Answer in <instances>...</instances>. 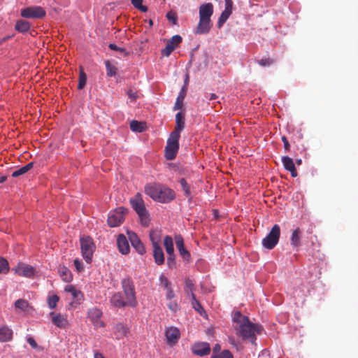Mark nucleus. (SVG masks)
Masks as SVG:
<instances>
[{
	"instance_id": "obj_6",
	"label": "nucleus",
	"mask_w": 358,
	"mask_h": 358,
	"mask_svg": "<svg viewBox=\"0 0 358 358\" xmlns=\"http://www.w3.org/2000/svg\"><path fill=\"white\" fill-rule=\"evenodd\" d=\"M280 236V226L278 224H274L270 232L262 239L263 247L268 250H272L278 244Z\"/></svg>"
},
{
	"instance_id": "obj_13",
	"label": "nucleus",
	"mask_w": 358,
	"mask_h": 358,
	"mask_svg": "<svg viewBox=\"0 0 358 358\" xmlns=\"http://www.w3.org/2000/svg\"><path fill=\"white\" fill-rule=\"evenodd\" d=\"M225 1V8L221 13L218 22L217 26L220 28L225 22L228 20L229 16L232 13L233 10V1L232 0H224Z\"/></svg>"
},
{
	"instance_id": "obj_27",
	"label": "nucleus",
	"mask_w": 358,
	"mask_h": 358,
	"mask_svg": "<svg viewBox=\"0 0 358 358\" xmlns=\"http://www.w3.org/2000/svg\"><path fill=\"white\" fill-rule=\"evenodd\" d=\"M178 182L180 184L182 190L184 192V196L187 199L188 201H192V196L190 190V185L187 183V180L183 178H180Z\"/></svg>"
},
{
	"instance_id": "obj_62",
	"label": "nucleus",
	"mask_w": 358,
	"mask_h": 358,
	"mask_svg": "<svg viewBox=\"0 0 358 358\" xmlns=\"http://www.w3.org/2000/svg\"><path fill=\"white\" fill-rule=\"evenodd\" d=\"M94 358H104L103 355L99 352H94Z\"/></svg>"
},
{
	"instance_id": "obj_33",
	"label": "nucleus",
	"mask_w": 358,
	"mask_h": 358,
	"mask_svg": "<svg viewBox=\"0 0 358 358\" xmlns=\"http://www.w3.org/2000/svg\"><path fill=\"white\" fill-rule=\"evenodd\" d=\"M64 290L66 292H69L71 294L73 299H76L78 300L80 299V297L83 296V294L80 291H78L76 289V287L72 285H68L65 287Z\"/></svg>"
},
{
	"instance_id": "obj_37",
	"label": "nucleus",
	"mask_w": 358,
	"mask_h": 358,
	"mask_svg": "<svg viewBox=\"0 0 358 358\" xmlns=\"http://www.w3.org/2000/svg\"><path fill=\"white\" fill-rule=\"evenodd\" d=\"M105 65L106 68V74L108 76L112 77L116 75L117 68L112 65L108 60L105 62Z\"/></svg>"
},
{
	"instance_id": "obj_44",
	"label": "nucleus",
	"mask_w": 358,
	"mask_h": 358,
	"mask_svg": "<svg viewBox=\"0 0 358 358\" xmlns=\"http://www.w3.org/2000/svg\"><path fill=\"white\" fill-rule=\"evenodd\" d=\"M211 358H234V356L229 350H224L217 355H212Z\"/></svg>"
},
{
	"instance_id": "obj_1",
	"label": "nucleus",
	"mask_w": 358,
	"mask_h": 358,
	"mask_svg": "<svg viewBox=\"0 0 358 358\" xmlns=\"http://www.w3.org/2000/svg\"><path fill=\"white\" fill-rule=\"evenodd\" d=\"M233 322L236 334L243 339L249 340L254 343L256 340L255 333H260L262 327L257 324L252 323L248 317L243 315L239 311L234 313Z\"/></svg>"
},
{
	"instance_id": "obj_60",
	"label": "nucleus",
	"mask_w": 358,
	"mask_h": 358,
	"mask_svg": "<svg viewBox=\"0 0 358 358\" xmlns=\"http://www.w3.org/2000/svg\"><path fill=\"white\" fill-rule=\"evenodd\" d=\"M166 17L169 20H172L173 23H176V18L173 16L172 13H168Z\"/></svg>"
},
{
	"instance_id": "obj_61",
	"label": "nucleus",
	"mask_w": 358,
	"mask_h": 358,
	"mask_svg": "<svg viewBox=\"0 0 358 358\" xmlns=\"http://www.w3.org/2000/svg\"><path fill=\"white\" fill-rule=\"evenodd\" d=\"M169 308L172 310H176V308H177V305L176 303H169Z\"/></svg>"
},
{
	"instance_id": "obj_38",
	"label": "nucleus",
	"mask_w": 358,
	"mask_h": 358,
	"mask_svg": "<svg viewBox=\"0 0 358 358\" xmlns=\"http://www.w3.org/2000/svg\"><path fill=\"white\" fill-rule=\"evenodd\" d=\"M115 333L117 336L123 337L127 336L128 333V329L122 324H117L115 327Z\"/></svg>"
},
{
	"instance_id": "obj_2",
	"label": "nucleus",
	"mask_w": 358,
	"mask_h": 358,
	"mask_svg": "<svg viewBox=\"0 0 358 358\" xmlns=\"http://www.w3.org/2000/svg\"><path fill=\"white\" fill-rule=\"evenodd\" d=\"M145 193L152 200L162 203H170L176 198V193L172 189L159 182L145 185Z\"/></svg>"
},
{
	"instance_id": "obj_5",
	"label": "nucleus",
	"mask_w": 358,
	"mask_h": 358,
	"mask_svg": "<svg viewBox=\"0 0 358 358\" xmlns=\"http://www.w3.org/2000/svg\"><path fill=\"white\" fill-rule=\"evenodd\" d=\"M80 249L83 258L88 264L91 263L93 253L95 250V245L90 236L80 238Z\"/></svg>"
},
{
	"instance_id": "obj_56",
	"label": "nucleus",
	"mask_w": 358,
	"mask_h": 358,
	"mask_svg": "<svg viewBox=\"0 0 358 358\" xmlns=\"http://www.w3.org/2000/svg\"><path fill=\"white\" fill-rule=\"evenodd\" d=\"M167 289V293H166V298L168 299H173L174 296H175V294H174V292L172 290V289L171 288V287H169V288H166Z\"/></svg>"
},
{
	"instance_id": "obj_35",
	"label": "nucleus",
	"mask_w": 358,
	"mask_h": 358,
	"mask_svg": "<svg viewBox=\"0 0 358 358\" xmlns=\"http://www.w3.org/2000/svg\"><path fill=\"white\" fill-rule=\"evenodd\" d=\"M192 307L196 310L201 315L205 313L203 308L201 305V303L196 300L195 294L194 292H192Z\"/></svg>"
},
{
	"instance_id": "obj_19",
	"label": "nucleus",
	"mask_w": 358,
	"mask_h": 358,
	"mask_svg": "<svg viewBox=\"0 0 358 358\" xmlns=\"http://www.w3.org/2000/svg\"><path fill=\"white\" fill-rule=\"evenodd\" d=\"M210 20L199 19V22L194 30L196 34H205L209 32L211 28Z\"/></svg>"
},
{
	"instance_id": "obj_52",
	"label": "nucleus",
	"mask_w": 358,
	"mask_h": 358,
	"mask_svg": "<svg viewBox=\"0 0 358 358\" xmlns=\"http://www.w3.org/2000/svg\"><path fill=\"white\" fill-rule=\"evenodd\" d=\"M73 262L78 271L80 272L83 270V262L80 259H76Z\"/></svg>"
},
{
	"instance_id": "obj_47",
	"label": "nucleus",
	"mask_w": 358,
	"mask_h": 358,
	"mask_svg": "<svg viewBox=\"0 0 358 358\" xmlns=\"http://www.w3.org/2000/svg\"><path fill=\"white\" fill-rule=\"evenodd\" d=\"M138 217H140L141 224L144 227H148L150 222L148 211L143 215Z\"/></svg>"
},
{
	"instance_id": "obj_14",
	"label": "nucleus",
	"mask_w": 358,
	"mask_h": 358,
	"mask_svg": "<svg viewBox=\"0 0 358 358\" xmlns=\"http://www.w3.org/2000/svg\"><path fill=\"white\" fill-rule=\"evenodd\" d=\"M193 354L203 357L208 355L210 352V347L209 343L206 342L196 343L192 346Z\"/></svg>"
},
{
	"instance_id": "obj_22",
	"label": "nucleus",
	"mask_w": 358,
	"mask_h": 358,
	"mask_svg": "<svg viewBox=\"0 0 358 358\" xmlns=\"http://www.w3.org/2000/svg\"><path fill=\"white\" fill-rule=\"evenodd\" d=\"M282 162L283 164V166L285 169L289 171L291 173V176L293 178H295L297 176V171L295 168L294 163L292 160V159L288 156H284L282 157Z\"/></svg>"
},
{
	"instance_id": "obj_9",
	"label": "nucleus",
	"mask_w": 358,
	"mask_h": 358,
	"mask_svg": "<svg viewBox=\"0 0 358 358\" xmlns=\"http://www.w3.org/2000/svg\"><path fill=\"white\" fill-rule=\"evenodd\" d=\"M130 204L138 216H142L147 212L145 202L141 193H137L130 199Z\"/></svg>"
},
{
	"instance_id": "obj_31",
	"label": "nucleus",
	"mask_w": 358,
	"mask_h": 358,
	"mask_svg": "<svg viewBox=\"0 0 358 358\" xmlns=\"http://www.w3.org/2000/svg\"><path fill=\"white\" fill-rule=\"evenodd\" d=\"M59 275L62 279L65 282H70L72 280L73 276L71 271L66 267L64 266L59 269Z\"/></svg>"
},
{
	"instance_id": "obj_30",
	"label": "nucleus",
	"mask_w": 358,
	"mask_h": 358,
	"mask_svg": "<svg viewBox=\"0 0 358 358\" xmlns=\"http://www.w3.org/2000/svg\"><path fill=\"white\" fill-rule=\"evenodd\" d=\"M15 308L24 312H29L31 308L29 302L24 299L17 300L15 302Z\"/></svg>"
},
{
	"instance_id": "obj_11",
	"label": "nucleus",
	"mask_w": 358,
	"mask_h": 358,
	"mask_svg": "<svg viewBox=\"0 0 358 358\" xmlns=\"http://www.w3.org/2000/svg\"><path fill=\"white\" fill-rule=\"evenodd\" d=\"M87 315L95 327H105V323L101 320L102 311L100 309L95 307L89 309Z\"/></svg>"
},
{
	"instance_id": "obj_4",
	"label": "nucleus",
	"mask_w": 358,
	"mask_h": 358,
	"mask_svg": "<svg viewBox=\"0 0 358 358\" xmlns=\"http://www.w3.org/2000/svg\"><path fill=\"white\" fill-rule=\"evenodd\" d=\"M180 136L170 134L164 149V156L166 159L173 160L176 158L180 147Z\"/></svg>"
},
{
	"instance_id": "obj_64",
	"label": "nucleus",
	"mask_w": 358,
	"mask_h": 358,
	"mask_svg": "<svg viewBox=\"0 0 358 358\" xmlns=\"http://www.w3.org/2000/svg\"><path fill=\"white\" fill-rule=\"evenodd\" d=\"M6 178H7L6 176H0V183H2L4 181H6Z\"/></svg>"
},
{
	"instance_id": "obj_40",
	"label": "nucleus",
	"mask_w": 358,
	"mask_h": 358,
	"mask_svg": "<svg viewBox=\"0 0 358 358\" xmlns=\"http://www.w3.org/2000/svg\"><path fill=\"white\" fill-rule=\"evenodd\" d=\"M86 83H87V75L85 74V73L84 72L83 69H81V70L80 71V74H79V82H78V89L82 90L85 86Z\"/></svg>"
},
{
	"instance_id": "obj_15",
	"label": "nucleus",
	"mask_w": 358,
	"mask_h": 358,
	"mask_svg": "<svg viewBox=\"0 0 358 358\" xmlns=\"http://www.w3.org/2000/svg\"><path fill=\"white\" fill-rule=\"evenodd\" d=\"M185 126V113L182 112H178L176 115L175 129L171 134L180 136V133L184 129Z\"/></svg>"
},
{
	"instance_id": "obj_7",
	"label": "nucleus",
	"mask_w": 358,
	"mask_h": 358,
	"mask_svg": "<svg viewBox=\"0 0 358 358\" xmlns=\"http://www.w3.org/2000/svg\"><path fill=\"white\" fill-rule=\"evenodd\" d=\"M128 209L124 207H118L114 211L109 213L108 224L110 227H115L120 225L124 220V215L127 214Z\"/></svg>"
},
{
	"instance_id": "obj_50",
	"label": "nucleus",
	"mask_w": 358,
	"mask_h": 358,
	"mask_svg": "<svg viewBox=\"0 0 358 358\" xmlns=\"http://www.w3.org/2000/svg\"><path fill=\"white\" fill-rule=\"evenodd\" d=\"M167 257V264L169 268H173L176 266V261L174 255H168Z\"/></svg>"
},
{
	"instance_id": "obj_41",
	"label": "nucleus",
	"mask_w": 358,
	"mask_h": 358,
	"mask_svg": "<svg viewBox=\"0 0 358 358\" xmlns=\"http://www.w3.org/2000/svg\"><path fill=\"white\" fill-rule=\"evenodd\" d=\"M194 289V282L192 280L187 278L185 280V291L187 295H190L192 297V292H193V290Z\"/></svg>"
},
{
	"instance_id": "obj_8",
	"label": "nucleus",
	"mask_w": 358,
	"mask_h": 358,
	"mask_svg": "<svg viewBox=\"0 0 358 358\" xmlns=\"http://www.w3.org/2000/svg\"><path fill=\"white\" fill-rule=\"evenodd\" d=\"M20 14L25 18L40 19L45 15V11L41 6H31L22 9Z\"/></svg>"
},
{
	"instance_id": "obj_23",
	"label": "nucleus",
	"mask_w": 358,
	"mask_h": 358,
	"mask_svg": "<svg viewBox=\"0 0 358 358\" xmlns=\"http://www.w3.org/2000/svg\"><path fill=\"white\" fill-rule=\"evenodd\" d=\"M301 230L297 227L292 231L290 237V244L293 248L298 249L301 246Z\"/></svg>"
},
{
	"instance_id": "obj_16",
	"label": "nucleus",
	"mask_w": 358,
	"mask_h": 358,
	"mask_svg": "<svg viewBox=\"0 0 358 358\" xmlns=\"http://www.w3.org/2000/svg\"><path fill=\"white\" fill-rule=\"evenodd\" d=\"M110 301L111 304L117 308H121L126 306H129L127 300L122 296L120 292H115L111 296Z\"/></svg>"
},
{
	"instance_id": "obj_49",
	"label": "nucleus",
	"mask_w": 358,
	"mask_h": 358,
	"mask_svg": "<svg viewBox=\"0 0 358 358\" xmlns=\"http://www.w3.org/2000/svg\"><path fill=\"white\" fill-rule=\"evenodd\" d=\"M273 62V61L270 58H262L258 60V64L262 66H270Z\"/></svg>"
},
{
	"instance_id": "obj_20",
	"label": "nucleus",
	"mask_w": 358,
	"mask_h": 358,
	"mask_svg": "<svg viewBox=\"0 0 358 358\" xmlns=\"http://www.w3.org/2000/svg\"><path fill=\"white\" fill-rule=\"evenodd\" d=\"M117 245L120 252L122 255H127L129 252L130 248L126 236L120 234L117 238Z\"/></svg>"
},
{
	"instance_id": "obj_53",
	"label": "nucleus",
	"mask_w": 358,
	"mask_h": 358,
	"mask_svg": "<svg viewBox=\"0 0 358 358\" xmlns=\"http://www.w3.org/2000/svg\"><path fill=\"white\" fill-rule=\"evenodd\" d=\"M176 247H177L178 251L182 249L185 248V245H184V242H183V240L182 238H176Z\"/></svg>"
},
{
	"instance_id": "obj_32",
	"label": "nucleus",
	"mask_w": 358,
	"mask_h": 358,
	"mask_svg": "<svg viewBox=\"0 0 358 358\" xmlns=\"http://www.w3.org/2000/svg\"><path fill=\"white\" fill-rule=\"evenodd\" d=\"M164 245L166 249V251L168 255H173L174 248H173V239L171 236H166L164 238Z\"/></svg>"
},
{
	"instance_id": "obj_43",
	"label": "nucleus",
	"mask_w": 358,
	"mask_h": 358,
	"mask_svg": "<svg viewBox=\"0 0 358 358\" xmlns=\"http://www.w3.org/2000/svg\"><path fill=\"white\" fill-rule=\"evenodd\" d=\"M8 271L9 265L8 261L3 257H0V273H7Z\"/></svg>"
},
{
	"instance_id": "obj_57",
	"label": "nucleus",
	"mask_w": 358,
	"mask_h": 358,
	"mask_svg": "<svg viewBox=\"0 0 358 358\" xmlns=\"http://www.w3.org/2000/svg\"><path fill=\"white\" fill-rule=\"evenodd\" d=\"M27 342L33 348H37V343L35 341V340L34 339V338L29 337L27 338Z\"/></svg>"
},
{
	"instance_id": "obj_18",
	"label": "nucleus",
	"mask_w": 358,
	"mask_h": 358,
	"mask_svg": "<svg viewBox=\"0 0 358 358\" xmlns=\"http://www.w3.org/2000/svg\"><path fill=\"white\" fill-rule=\"evenodd\" d=\"M213 13V6L211 3L203 4L199 7V19L210 20Z\"/></svg>"
},
{
	"instance_id": "obj_29",
	"label": "nucleus",
	"mask_w": 358,
	"mask_h": 358,
	"mask_svg": "<svg viewBox=\"0 0 358 358\" xmlns=\"http://www.w3.org/2000/svg\"><path fill=\"white\" fill-rule=\"evenodd\" d=\"M34 166V162H29L25 166L15 170L13 172L12 176L14 178L18 177L21 175H23L31 170Z\"/></svg>"
},
{
	"instance_id": "obj_25",
	"label": "nucleus",
	"mask_w": 358,
	"mask_h": 358,
	"mask_svg": "<svg viewBox=\"0 0 358 358\" xmlns=\"http://www.w3.org/2000/svg\"><path fill=\"white\" fill-rule=\"evenodd\" d=\"M186 94H187V87L185 85H183L177 99H176V101L175 105L173 108V110H180L182 108L183 101L186 96Z\"/></svg>"
},
{
	"instance_id": "obj_12",
	"label": "nucleus",
	"mask_w": 358,
	"mask_h": 358,
	"mask_svg": "<svg viewBox=\"0 0 358 358\" xmlns=\"http://www.w3.org/2000/svg\"><path fill=\"white\" fill-rule=\"evenodd\" d=\"M127 235L131 245L136 251L140 255H143L145 252V249L137 234L133 231H128Z\"/></svg>"
},
{
	"instance_id": "obj_24",
	"label": "nucleus",
	"mask_w": 358,
	"mask_h": 358,
	"mask_svg": "<svg viewBox=\"0 0 358 358\" xmlns=\"http://www.w3.org/2000/svg\"><path fill=\"white\" fill-rule=\"evenodd\" d=\"M13 338V330L7 326L0 327V342L4 343L11 341Z\"/></svg>"
},
{
	"instance_id": "obj_10",
	"label": "nucleus",
	"mask_w": 358,
	"mask_h": 358,
	"mask_svg": "<svg viewBox=\"0 0 358 358\" xmlns=\"http://www.w3.org/2000/svg\"><path fill=\"white\" fill-rule=\"evenodd\" d=\"M15 272L20 276L32 278L36 274L35 268L31 265L19 263L15 268Z\"/></svg>"
},
{
	"instance_id": "obj_59",
	"label": "nucleus",
	"mask_w": 358,
	"mask_h": 358,
	"mask_svg": "<svg viewBox=\"0 0 358 358\" xmlns=\"http://www.w3.org/2000/svg\"><path fill=\"white\" fill-rule=\"evenodd\" d=\"M221 347L219 344H216L213 348V355H217L218 353L221 352L220 351Z\"/></svg>"
},
{
	"instance_id": "obj_39",
	"label": "nucleus",
	"mask_w": 358,
	"mask_h": 358,
	"mask_svg": "<svg viewBox=\"0 0 358 358\" xmlns=\"http://www.w3.org/2000/svg\"><path fill=\"white\" fill-rule=\"evenodd\" d=\"M182 37L180 35H175L171 37L170 40L168 41V45L173 46V48L176 49L178 45L182 42Z\"/></svg>"
},
{
	"instance_id": "obj_3",
	"label": "nucleus",
	"mask_w": 358,
	"mask_h": 358,
	"mask_svg": "<svg viewBox=\"0 0 358 358\" xmlns=\"http://www.w3.org/2000/svg\"><path fill=\"white\" fill-rule=\"evenodd\" d=\"M121 285L129 306L136 307L138 302L136 297L135 286L132 279L130 277L123 278L121 281Z\"/></svg>"
},
{
	"instance_id": "obj_45",
	"label": "nucleus",
	"mask_w": 358,
	"mask_h": 358,
	"mask_svg": "<svg viewBox=\"0 0 358 358\" xmlns=\"http://www.w3.org/2000/svg\"><path fill=\"white\" fill-rule=\"evenodd\" d=\"M59 296L56 294H54L48 298V306L50 308H55L57 306V302L59 301Z\"/></svg>"
},
{
	"instance_id": "obj_21",
	"label": "nucleus",
	"mask_w": 358,
	"mask_h": 358,
	"mask_svg": "<svg viewBox=\"0 0 358 358\" xmlns=\"http://www.w3.org/2000/svg\"><path fill=\"white\" fill-rule=\"evenodd\" d=\"M166 336L169 344H175L180 338V331L176 327H169L166 331Z\"/></svg>"
},
{
	"instance_id": "obj_48",
	"label": "nucleus",
	"mask_w": 358,
	"mask_h": 358,
	"mask_svg": "<svg viewBox=\"0 0 358 358\" xmlns=\"http://www.w3.org/2000/svg\"><path fill=\"white\" fill-rule=\"evenodd\" d=\"M159 281L164 288H169L170 287V282L164 275H160Z\"/></svg>"
},
{
	"instance_id": "obj_55",
	"label": "nucleus",
	"mask_w": 358,
	"mask_h": 358,
	"mask_svg": "<svg viewBox=\"0 0 358 358\" xmlns=\"http://www.w3.org/2000/svg\"><path fill=\"white\" fill-rule=\"evenodd\" d=\"M127 93L128 96L130 99H131L132 100L135 101L137 99V94L134 90H129L127 91Z\"/></svg>"
},
{
	"instance_id": "obj_34",
	"label": "nucleus",
	"mask_w": 358,
	"mask_h": 358,
	"mask_svg": "<svg viewBox=\"0 0 358 358\" xmlns=\"http://www.w3.org/2000/svg\"><path fill=\"white\" fill-rule=\"evenodd\" d=\"M130 129L134 132H142L145 129V123L132 120L130 122Z\"/></svg>"
},
{
	"instance_id": "obj_63",
	"label": "nucleus",
	"mask_w": 358,
	"mask_h": 358,
	"mask_svg": "<svg viewBox=\"0 0 358 358\" xmlns=\"http://www.w3.org/2000/svg\"><path fill=\"white\" fill-rule=\"evenodd\" d=\"M217 98V96L215 94H211L210 95L209 99L210 100H214V99H216Z\"/></svg>"
},
{
	"instance_id": "obj_54",
	"label": "nucleus",
	"mask_w": 358,
	"mask_h": 358,
	"mask_svg": "<svg viewBox=\"0 0 358 358\" xmlns=\"http://www.w3.org/2000/svg\"><path fill=\"white\" fill-rule=\"evenodd\" d=\"M108 48L112 50L118 51L120 52H123L124 51V50L123 48L117 46L114 43H110L108 45Z\"/></svg>"
},
{
	"instance_id": "obj_36",
	"label": "nucleus",
	"mask_w": 358,
	"mask_h": 358,
	"mask_svg": "<svg viewBox=\"0 0 358 358\" xmlns=\"http://www.w3.org/2000/svg\"><path fill=\"white\" fill-rule=\"evenodd\" d=\"M150 238L152 242L153 248L155 246H160L159 242H160V237L158 231H151L150 232Z\"/></svg>"
},
{
	"instance_id": "obj_28",
	"label": "nucleus",
	"mask_w": 358,
	"mask_h": 358,
	"mask_svg": "<svg viewBox=\"0 0 358 358\" xmlns=\"http://www.w3.org/2000/svg\"><path fill=\"white\" fill-rule=\"evenodd\" d=\"M15 29L20 33L27 32L30 29V24L28 21L24 20H19L17 21Z\"/></svg>"
},
{
	"instance_id": "obj_58",
	"label": "nucleus",
	"mask_w": 358,
	"mask_h": 358,
	"mask_svg": "<svg viewBox=\"0 0 358 358\" xmlns=\"http://www.w3.org/2000/svg\"><path fill=\"white\" fill-rule=\"evenodd\" d=\"M282 141L283 142L285 149L286 150H289L290 145H289L288 140L287 139V138L285 136L282 137Z\"/></svg>"
},
{
	"instance_id": "obj_51",
	"label": "nucleus",
	"mask_w": 358,
	"mask_h": 358,
	"mask_svg": "<svg viewBox=\"0 0 358 358\" xmlns=\"http://www.w3.org/2000/svg\"><path fill=\"white\" fill-rule=\"evenodd\" d=\"M179 253L180 256L183 258V259L186 261H189L190 259V253L185 248L179 250Z\"/></svg>"
},
{
	"instance_id": "obj_17",
	"label": "nucleus",
	"mask_w": 358,
	"mask_h": 358,
	"mask_svg": "<svg viewBox=\"0 0 358 358\" xmlns=\"http://www.w3.org/2000/svg\"><path fill=\"white\" fill-rule=\"evenodd\" d=\"M52 323L59 328H65L68 326V321L64 315L60 313H50Z\"/></svg>"
},
{
	"instance_id": "obj_26",
	"label": "nucleus",
	"mask_w": 358,
	"mask_h": 358,
	"mask_svg": "<svg viewBox=\"0 0 358 358\" xmlns=\"http://www.w3.org/2000/svg\"><path fill=\"white\" fill-rule=\"evenodd\" d=\"M153 257L155 262L157 265H162L164 262V255L160 246H155L153 248Z\"/></svg>"
},
{
	"instance_id": "obj_42",
	"label": "nucleus",
	"mask_w": 358,
	"mask_h": 358,
	"mask_svg": "<svg viewBox=\"0 0 358 358\" xmlns=\"http://www.w3.org/2000/svg\"><path fill=\"white\" fill-rule=\"evenodd\" d=\"M132 5L141 11L145 13L148 11V7L142 4L143 0H131Z\"/></svg>"
},
{
	"instance_id": "obj_46",
	"label": "nucleus",
	"mask_w": 358,
	"mask_h": 358,
	"mask_svg": "<svg viewBox=\"0 0 358 358\" xmlns=\"http://www.w3.org/2000/svg\"><path fill=\"white\" fill-rule=\"evenodd\" d=\"M174 50L173 46L166 44V47L162 50V54L164 56L169 57Z\"/></svg>"
}]
</instances>
